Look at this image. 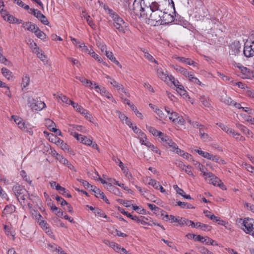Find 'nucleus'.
<instances>
[{
  "label": "nucleus",
  "mask_w": 254,
  "mask_h": 254,
  "mask_svg": "<svg viewBox=\"0 0 254 254\" xmlns=\"http://www.w3.org/2000/svg\"><path fill=\"white\" fill-rule=\"evenodd\" d=\"M131 10L138 17L148 18L151 25H161L160 21L163 11L159 8L157 2L153 1L150 3L147 0H141L139 3L135 0Z\"/></svg>",
  "instance_id": "f257e3e1"
},
{
  "label": "nucleus",
  "mask_w": 254,
  "mask_h": 254,
  "mask_svg": "<svg viewBox=\"0 0 254 254\" xmlns=\"http://www.w3.org/2000/svg\"><path fill=\"white\" fill-rule=\"evenodd\" d=\"M12 190L23 208L26 206V201L31 200L27 190L19 185H16L12 188Z\"/></svg>",
  "instance_id": "f03ea898"
},
{
  "label": "nucleus",
  "mask_w": 254,
  "mask_h": 254,
  "mask_svg": "<svg viewBox=\"0 0 254 254\" xmlns=\"http://www.w3.org/2000/svg\"><path fill=\"white\" fill-rule=\"evenodd\" d=\"M115 18L114 19V26L118 29L120 32L124 33L125 28L126 27V23L124 20L118 15L114 16Z\"/></svg>",
  "instance_id": "7ed1b4c3"
},
{
  "label": "nucleus",
  "mask_w": 254,
  "mask_h": 254,
  "mask_svg": "<svg viewBox=\"0 0 254 254\" xmlns=\"http://www.w3.org/2000/svg\"><path fill=\"white\" fill-rule=\"evenodd\" d=\"M169 118L175 125H184L185 120L182 116H179L178 113L172 111L171 113H170Z\"/></svg>",
  "instance_id": "20e7f679"
},
{
  "label": "nucleus",
  "mask_w": 254,
  "mask_h": 254,
  "mask_svg": "<svg viewBox=\"0 0 254 254\" xmlns=\"http://www.w3.org/2000/svg\"><path fill=\"white\" fill-rule=\"evenodd\" d=\"M176 165L181 170L185 171L189 176L194 177L192 172V167L190 165L186 166L185 164L180 161H176L175 162Z\"/></svg>",
  "instance_id": "39448f33"
},
{
  "label": "nucleus",
  "mask_w": 254,
  "mask_h": 254,
  "mask_svg": "<svg viewBox=\"0 0 254 254\" xmlns=\"http://www.w3.org/2000/svg\"><path fill=\"white\" fill-rule=\"evenodd\" d=\"M29 104H30V107L31 109L36 111H41L46 106L44 102L34 99L29 101Z\"/></svg>",
  "instance_id": "423d86ee"
},
{
  "label": "nucleus",
  "mask_w": 254,
  "mask_h": 254,
  "mask_svg": "<svg viewBox=\"0 0 254 254\" xmlns=\"http://www.w3.org/2000/svg\"><path fill=\"white\" fill-rule=\"evenodd\" d=\"M236 66L240 70L241 73L243 74L242 77L243 78H251L253 75V72L249 68L244 66L240 63H236Z\"/></svg>",
  "instance_id": "0eeeda50"
},
{
  "label": "nucleus",
  "mask_w": 254,
  "mask_h": 254,
  "mask_svg": "<svg viewBox=\"0 0 254 254\" xmlns=\"http://www.w3.org/2000/svg\"><path fill=\"white\" fill-rule=\"evenodd\" d=\"M230 53L233 55H238L240 53L241 45L238 41H235L230 46Z\"/></svg>",
  "instance_id": "6e6552de"
},
{
  "label": "nucleus",
  "mask_w": 254,
  "mask_h": 254,
  "mask_svg": "<svg viewBox=\"0 0 254 254\" xmlns=\"http://www.w3.org/2000/svg\"><path fill=\"white\" fill-rule=\"evenodd\" d=\"M174 17L171 14L167 12H163L162 14L160 23L161 25H165L171 23L174 21Z\"/></svg>",
  "instance_id": "1a4fd4ad"
},
{
  "label": "nucleus",
  "mask_w": 254,
  "mask_h": 254,
  "mask_svg": "<svg viewBox=\"0 0 254 254\" xmlns=\"http://www.w3.org/2000/svg\"><path fill=\"white\" fill-rule=\"evenodd\" d=\"M254 220L253 219H245L243 221V224L245 227V229H244V231L246 233L248 234H251L254 229Z\"/></svg>",
  "instance_id": "9d476101"
},
{
  "label": "nucleus",
  "mask_w": 254,
  "mask_h": 254,
  "mask_svg": "<svg viewBox=\"0 0 254 254\" xmlns=\"http://www.w3.org/2000/svg\"><path fill=\"white\" fill-rule=\"evenodd\" d=\"M243 53L245 56L247 58L252 57L254 56V50L250 43L246 42L245 44Z\"/></svg>",
  "instance_id": "9b49d317"
},
{
  "label": "nucleus",
  "mask_w": 254,
  "mask_h": 254,
  "mask_svg": "<svg viewBox=\"0 0 254 254\" xmlns=\"http://www.w3.org/2000/svg\"><path fill=\"white\" fill-rule=\"evenodd\" d=\"M73 135L77 139V140L84 144L87 145H90L92 144V141L90 139L87 138V137L86 136H84L81 134H78L76 132H74Z\"/></svg>",
  "instance_id": "f8f14e48"
},
{
  "label": "nucleus",
  "mask_w": 254,
  "mask_h": 254,
  "mask_svg": "<svg viewBox=\"0 0 254 254\" xmlns=\"http://www.w3.org/2000/svg\"><path fill=\"white\" fill-rule=\"evenodd\" d=\"M195 241H199L201 243H205L206 244H210L211 245H217V244L214 240L211 239L209 238H205L201 236L200 235H197L196 236Z\"/></svg>",
  "instance_id": "ddd939ff"
},
{
  "label": "nucleus",
  "mask_w": 254,
  "mask_h": 254,
  "mask_svg": "<svg viewBox=\"0 0 254 254\" xmlns=\"http://www.w3.org/2000/svg\"><path fill=\"white\" fill-rule=\"evenodd\" d=\"M209 183L213 185L214 186H219L223 190L226 189V188L223 185V183H221V180L215 176L213 174V177H210Z\"/></svg>",
  "instance_id": "4468645a"
},
{
  "label": "nucleus",
  "mask_w": 254,
  "mask_h": 254,
  "mask_svg": "<svg viewBox=\"0 0 254 254\" xmlns=\"http://www.w3.org/2000/svg\"><path fill=\"white\" fill-rule=\"evenodd\" d=\"M171 66L177 72H180L187 77H188L190 74V73L186 68L178 65H171Z\"/></svg>",
  "instance_id": "2eb2a0df"
},
{
  "label": "nucleus",
  "mask_w": 254,
  "mask_h": 254,
  "mask_svg": "<svg viewBox=\"0 0 254 254\" xmlns=\"http://www.w3.org/2000/svg\"><path fill=\"white\" fill-rule=\"evenodd\" d=\"M81 17L86 19L88 24L93 29L96 28L95 24L92 20L90 16L86 13L85 10H83L81 13Z\"/></svg>",
  "instance_id": "dca6fc26"
},
{
  "label": "nucleus",
  "mask_w": 254,
  "mask_h": 254,
  "mask_svg": "<svg viewBox=\"0 0 254 254\" xmlns=\"http://www.w3.org/2000/svg\"><path fill=\"white\" fill-rule=\"evenodd\" d=\"M113 160L118 164L119 166L121 168L123 173L126 175V176L129 178L130 176L131 177V175L130 173H128L127 169L124 166V164L120 160V159L118 158H113Z\"/></svg>",
  "instance_id": "f3484780"
},
{
  "label": "nucleus",
  "mask_w": 254,
  "mask_h": 254,
  "mask_svg": "<svg viewBox=\"0 0 254 254\" xmlns=\"http://www.w3.org/2000/svg\"><path fill=\"white\" fill-rule=\"evenodd\" d=\"M175 58L180 62L189 65H193V66H195L196 64L195 62H194L193 61L191 60L190 58H186L185 57H176Z\"/></svg>",
  "instance_id": "a211bd4d"
},
{
  "label": "nucleus",
  "mask_w": 254,
  "mask_h": 254,
  "mask_svg": "<svg viewBox=\"0 0 254 254\" xmlns=\"http://www.w3.org/2000/svg\"><path fill=\"white\" fill-rule=\"evenodd\" d=\"M35 16L38 18L43 24L48 25L49 24L48 20L44 14H43L40 11L38 10V11H37Z\"/></svg>",
  "instance_id": "6ab92c4d"
},
{
  "label": "nucleus",
  "mask_w": 254,
  "mask_h": 254,
  "mask_svg": "<svg viewBox=\"0 0 254 254\" xmlns=\"http://www.w3.org/2000/svg\"><path fill=\"white\" fill-rule=\"evenodd\" d=\"M106 78L109 79L108 82L110 83L118 90H120L123 87V85L117 82L115 79H112L110 76L106 75Z\"/></svg>",
  "instance_id": "aec40b11"
},
{
  "label": "nucleus",
  "mask_w": 254,
  "mask_h": 254,
  "mask_svg": "<svg viewBox=\"0 0 254 254\" xmlns=\"http://www.w3.org/2000/svg\"><path fill=\"white\" fill-rule=\"evenodd\" d=\"M57 155L58 156L57 159H59L62 163L66 165L70 170H74V166L71 163H70L67 159L64 158L62 156H61L58 153H57Z\"/></svg>",
  "instance_id": "412c9836"
},
{
  "label": "nucleus",
  "mask_w": 254,
  "mask_h": 254,
  "mask_svg": "<svg viewBox=\"0 0 254 254\" xmlns=\"http://www.w3.org/2000/svg\"><path fill=\"white\" fill-rule=\"evenodd\" d=\"M0 12L5 20L8 21L9 23H13L15 18L14 16L7 13L6 11L5 10H3V9H1Z\"/></svg>",
  "instance_id": "4be33fe9"
},
{
  "label": "nucleus",
  "mask_w": 254,
  "mask_h": 254,
  "mask_svg": "<svg viewBox=\"0 0 254 254\" xmlns=\"http://www.w3.org/2000/svg\"><path fill=\"white\" fill-rule=\"evenodd\" d=\"M15 211V207L13 205H6L2 211L3 216L6 215L7 214H12Z\"/></svg>",
  "instance_id": "5701e85b"
},
{
  "label": "nucleus",
  "mask_w": 254,
  "mask_h": 254,
  "mask_svg": "<svg viewBox=\"0 0 254 254\" xmlns=\"http://www.w3.org/2000/svg\"><path fill=\"white\" fill-rule=\"evenodd\" d=\"M23 27L32 32H34L37 27H38L35 24H33L31 22H26L23 23Z\"/></svg>",
  "instance_id": "b1692460"
},
{
  "label": "nucleus",
  "mask_w": 254,
  "mask_h": 254,
  "mask_svg": "<svg viewBox=\"0 0 254 254\" xmlns=\"http://www.w3.org/2000/svg\"><path fill=\"white\" fill-rule=\"evenodd\" d=\"M71 105L73 108L76 110V111L81 114H87V111L82 108L81 106L78 105V104L74 103V102H71Z\"/></svg>",
  "instance_id": "393cba45"
},
{
  "label": "nucleus",
  "mask_w": 254,
  "mask_h": 254,
  "mask_svg": "<svg viewBox=\"0 0 254 254\" xmlns=\"http://www.w3.org/2000/svg\"><path fill=\"white\" fill-rule=\"evenodd\" d=\"M174 86L177 87V91L180 95L185 96L188 95L187 91L184 89L183 85L181 84L180 82L178 85Z\"/></svg>",
  "instance_id": "a878e982"
},
{
  "label": "nucleus",
  "mask_w": 254,
  "mask_h": 254,
  "mask_svg": "<svg viewBox=\"0 0 254 254\" xmlns=\"http://www.w3.org/2000/svg\"><path fill=\"white\" fill-rule=\"evenodd\" d=\"M174 188L178 194L182 195L185 198L188 199H191V197L190 195L186 194L184 191L182 189L179 188L178 187V186L175 185L174 186Z\"/></svg>",
  "instance_id": "bb28decb"
},
{
  "label": "nucleus",
  "mask_w": 254,
  "mask_h": 254,
  "mask_svg": "<svg viewBox=\"0 0 254 254\" xmlns=\"http://www.w3.org/2000/svg\"><path fill=\"white\" fill-rule=\"evenodd\" d=\"M224 130L232 136L238 139L240 134L232 128H224Z\"/></svg>",
  "instance_id": "cd10ccee"
},
{
  "label": "nucleus",
  "mask_w": 254,
  "mask_h": 254,
  "mask_svg": "<svg viewBox=\"0 0 254 254\" xmlns=\"http://www.w3.org/2000/svg\"><path fill=\"white\" fill-rule=\"evenodd\" d=\"M106 55L108 58H109L112 62L114 63L115 64L119 66L120 67H122L121 65L120 64L119 62L116 60V58L114 56L112 52L106 51Z\"/></svg>",
  "instance_id": "c85d7f7f"
},
{
  "label": "nucleus",
  "mask_w": 254,
  "mask_h": 254,
  "mask_svg": "<svg viewBox=\"0 0 254 254\" xmlns=\"http://www.w3.org/2000/svg\"><path fill=\"white\" fill-rule=\"evenodd\" d=\"M221 101L225 104L232 106L234 101L230 97H228L226 95H223L221 97Z\"/></svg>",
  "instance_id": "c756f323"
},
{
  "label": "nucleus",
  "mask_w": 254,
  "mask_h": 254,
  "mask_svg": "<svg viewBox=\"0 0 254 254\" xmlns=\"http://www.w3.org/2000/svg\"><path fill=\"white\" fill-rule=\"evenodd\" d=\"M119 118L123 123H125L127 126H129V127H131L130 126L132 125L131 121L125 115L120 113Z\"/></svg>",
  "instance_id": "7c9ffc66"
},
{
  "label": "nucleus",
  "mask_w": 254,
  "mask_h": 254,
  "mask_svg": "<svg viewBox=\"0 0 254 254\" xmlns=\"http://www.w3.org/2000/svg\"><path fill=\"white\" fill-rule=\"evenodd\" d=\"M57 190H58L61 194L64 195L65 197L69 198L71 197L70 194L67 193L65 189L61 187L60 185H58L57 186Z\"/></svg>",
  "instance_id": "2f4dec72"
},
{
  "label": "nucleus",
  "mask_w": 254,
  "mask_h": 254,
  "mask_svg": "<svg viewBox=\"0 0 254 254\" xmlns=\"http://www.w3.org/2000/svg\"><path fill=\"white\" fill-rule=\"evenodd\" d=\"M1 73L8 80L12 78V72L6 68L3 67L1 68Z\"/></svg>",
  "instance_id": "473e14b6"
},
{
  "label": "nucleus",
  "mask_w": 254,
  "mask_h": 254,
  "mask_svg": "<svg viewBox=\"0 0 254 254\" xmlns=\"http://www.w3.org/2000/svg\"><path fill=\"white\" fill-rule=\"evenodd\" d=\"M34 33L38 38H40L41 40H44L46 38V34L43 31L40 30L39 27H37Z\"/></svg>",
  "instance_id": "72a5a7b5"
},
{
  "label": "nucleus",
  "mask_w": 254,
  "mask_h": 254,
  "mask_svg": "<svg viewBox=\"0 0 254 254\" xmlns=\"http://www.w3.org/2000/svg\"><path fill=\"white\" fill-rule=\"evenodd\" d=\"M149 128L150 132H151L154 136H158L160 139H161V137L164 136V134L163 133L157 130L155 128Z\"/></svg>",
  "instance_id": "f704fd0d"
},
{
  "label": "nucleus",
  "mask_w": 254,
  "mask_h": 254,
  "mask_svg": "<svg viewBox=\"0 0 254 254\" xmlns=\"http://www.w3.org/2000/svg\"><path fill=\"white\" fill-rule=\"evenodd\" d=\"M57 99L58 100H61L63 102L65 103L66 104L71 105V102H73V101H71V100L69 99L66 96L63 95L62 94H61L60 96H58L57 97Z\"/></svg>",
  "instance_id": "c9c22d12"
},
{
  "label": "nucleus",
  "mask_w": 254,
  "mask_h": 254,
  "mask_svg": "<svg viewBox=\"0 0 254 254\" xmlns=\"http://www.w3.org/2000/svg\"><path fill=\"white\" fill-rule=\"evenodd\" d=\"M161 140L163 141L164 143H165L166 144H167L169 147H171L175 143L171 139L169 138V137L164 134V136L163 137H161Z\"/></svg>",
  "instance_id": "e433bc0d"
},
{
  "label": "nucleus",
  "mask_w": 254,
  "mask_h": 254,
  "mask_svg": "<svg viewBox=\"0 0 254 254\" xmlns=\"http://www.w3.org/2000/svg\"><path fill=\"white\" fill-rule=\"evenodd\" d=\"M163 219L164 221H167L168 220H170L171 223L173 222H178V217L176 218L173 215H169L168 214H166L164 216V217L163 218Z\"/></svg>",
  "instance_id": "4c0bfd02"
},
{
  "label": "nucleus",
  "mask_w": 254,
  "mask_h": 254,
  "mask_svg": "<svg viewBox=\"0 0 254 254\" xmlns=\"http://www.w3.org/2000/svg\"><path fill=\"white\" fill-rule=\"evenodd\" d=\"M189 80L192 82H193L194 83L196 84H198L199 85H200L201 86L202 85H203V84H202V83L198 80V79L195 77H194L193 76V75L191 73L190 74V75L188 76V77Z\"/></svg>",
  "instance_id": "58836bf2"
},
{
  "label": "nucleus",
  "mask_w": 254,
  "mask_h": 254,
  "mask_svg": "<svg viewBox=\"0 0 254 254\" xmlns=\"http://www.w3.org/2000/svg\"><path fill=\"white\" fill-rule=\"evenodd\" d=\"M51 210L54 212L58 217H62L63 215V212L61 209H59L54 204L51 206Z\"/></svg>",
  "instance_id": "ea45409f"
},
{
  "label": "nucleus",
  "mask_w": 254,
  "mask_h": 254,
  "mask_svg": "<svg viewBox=\"0 0 254 254\" xmlns=\"http://www.w3.org/2000/svg\"><path fill=\"white\" fill-rule=\"evenodd\" d=\"M93 191L95 193V195L97 197H101L102 199H104L105 195L103 192H102L99 189L96 187H94Z\"/></svg>",
  "instance_id": "a19ab883"
},
{
  "label": "nucleus",
  "mask_w": 254,
  "mask_h": 254,
  "mask_svg": "<svg viewBox=\"0 0 254 254\" xmlns=\"http://www.w3.org/2000/svg\"><path fill=\"white\" fill-rule=\"evenodd\" d=\"M158 76L162 80L165 81L167 80L168 75L165 74L161 69H158L157 71Z\"/></svg>",
  "instance_id": "79ce46f5"
},
{
  "label": "nucleus",
  "mask_w": 254,
  "mask_h": 254,
  "mask_svg": "<svg viewBox=\"0 0 254 254\" xmlns=\"http://www.w3.org/2000/svg\"><path fill=\"white\" fill-rule=\"evenodd\" d=\"M89 54L91 55V56L92 57H93L94 59L96 60L99 63H101L103 62V60L102 59V58L100 57L97 54H96L94 51H93V50L90 51L89 52Z\"/></svg>",
  "instance_id": "37998d69"
},
{
  "label": "nucleus",
  "mask_w": 254,
  "mask_h": 254,
  "mask_svg": "<svg viewBox=\"0 0 254 254\" xmlns=\"http://www.w3.org/2000/svg\"><path fill=\"white\" fill-rule=\"evenodd\" d=\"M78 181L81 183L82 185L86 189H90L91 190L93 191V189H94V187H95V186H92L90 185L88 182L86 181L81 180V179H78Z\"/></svg>",
  "instance_id": "c03bdc74"
},
{
  "label": "nucleus",
  "mask_w": 254,
  "mask_h": 254,
  "mask_svg": "<svg viewBox=\"0 0 254 254\" xmlns=\"http://www.w3.org/2000/svg\"><path fill=\"white\" fill-rule=\"evenodd\" d=\"M196 225H198L197 228H200L203 231H210L211 228V226L206 224H202L200 222L196 223Z\"/></svg>",
  "instance_id": "a18cd8bd"
},
{
  "label": "nucleus",
  "mask_w": 254,
  "mask_h": 254,
  "mask_svg": "<svg viewBox=\"0 0 254 254\" xmlns=\"http://www.w3.org/2000/svg\"><path fill=\"white\" fill-rule=\"evenodd\" d=\"M29 82L30 77L29 75L26 74L22 78L21 85L25 88L29 85Z\"/></svg>",
  "instance_id": "49530a36"
},
{
  "label": "nucleus",
  "mask_w": 254,
  "mask_h": 254,
  "mask_svg": "<svg viewBox=\"0 0 254 254\" xmlns=\"http://www.w3.org/2000/svg\"><path fill=\"white\" fill-rule=\"evenodd\" d=\"M12 118L14 120V122L18 125H21L22 126H24V123L23 122V120L19 117L17 116L13 115L12 116Z\"/></svg>",
  "instance_id": "de8ad7c7"
},
{
  "label": "nucleus",
  "mask_w": 254,
  "mask_h": 254,
  "mask_svg": "<svg viewBox=\"0 0 254 254\" xmlns=\"http://www.w3.org/2000/svg\"><path fill=\"white\" fill-rule=\"evenodd\" d=\"M45 136L51 142H54L56 139V137L52 133H49L46 131H44Z\"/></svg>",
  "instance_id": "09e8293b"
},
{
  "label": "nucleus",
  "mask_w": 254,
  "mask_h": 254,
  "mask_svg": "<svg viewBox=\"0 0 254 254\" xmlns=\"http://www.w3.org/2000/svg\"><path fill=\"white\" fill-rule=\"evenodd\" d=\"M44 124L45 127H56V124L49 119H46L45 120Z\"/></svg>",
  "instance_id": "8fccbe9b"
},
{
  "label": "nucleus",
  "mask_w": 254,
  "mask_h": 254,
  "mask_svg": "<svg viewBox=\"0 0 254 254\" xmlns=\"http://www.w3.org/2000/svg\"><path fill=\"white\" fill-rule=\"evenodd\" d=\"M190 221V220L187 219L185 218H182V217L180 218V217H178V223H179V224L180 225H189Z\"/></svg>",
  "instance_id": "3c124183"
},
{
  "label": "nucleus",
  "mask_w": 254,
  "mask_h": 254,
  "mask_svg": "<svg viewBox=\"0 0 254 254\" xmlns=\"http://www.w3.org/2000/svg\"><path fill=\"white\" fill-rule=\"evenodd\" d=\"M110 247L112 248L117 252L122 253V252H120V251L121 250V248H120V245H119L118 244L112 242V243L110 244Z\"/></svg>",
  "instance_id": "603ef678"
},
{
  "label": "nucleus",
  "mask_w": 254,
  "mask_h": 254,
  "mask_svg": "<svg viewBox=\"0 0 254 254\" xmlns=\"http://www.w3.org/2000/svg\"><path fill=\"white\" fill-rule=\"evenodd\" d=\"M94 212L96 215H97L99 216L100 217H103L105 218H108L107 216L100 209L97 208V209H95Z\"/></svg>",
  "instance_id": "864d4df0"
},
{
  "label": "nucleus",
  "mask_w": 254,
  "mask_h": 254,
  "mask_svg": "<svg viewBox=\"0 0 254 254\" xmlns=\"http://www.w3.org/2000/svg\"><path fill=\"white\" fill-rule=\"evenodd\" d=\"M148 184L156 189H158L159 186V183L153 179H149Z\"/></svg>",
  "instance_id": "5fc2aeb1"
},
{
  "label": "nucleus",
  "mask_w": 254,
  "mask_h": 254,
  "mask_svg": "<svg viewBox=\"0 0 254 254\" xmlns=\"http://www.w3.org/2000/svg\"><path fill=\"white\" fill-rule=\"evenodd\" d=\"M55 199L62 206H64L65 205H67V202L64 199L59 196H56Z\"/></svg>",
  "instance_id": "6e6d98bb"
},
{
  "label": "nucleus",
  "mask_w": 254,
  "mask_h": 254,
  "mask_svg": "<svg viewBox=\"0 0 254 254\" xmlns=\"http://www.w3.org/2000/svg\"><path fill=\"white\" fill-rule=\"evenodd\" d=\"M144 57L150 62H154L158 64V62L156 61L153 57L147 52H144Z\"/></svg>",
  "instance_id": "4d7b16f0"
},
{
  "label": "nucleus",
  "mask_w": 254,
  "mask_h": 254,
  "mask_svg": "<svg viewBox=\"0 0 254 254\" xmlns=\"http://www.w3.org/2000/svg\"><path fill=\"white\" fill-rule=\"evenodd\" d=\"M246 95L248 97L254 98V90L247 87Z\"/></svg>",
  "instance_id": "13d9d810"
},
{
  "label": "nucleus",
  "mask_w": 254,
  "mask_h": 254,
  "mask_svg": "<svg viewBox=\"0 0 254 254\" xmlns=\"http://www.w3.org/2000/svg\"><path fill=\"white\" fill-rule=\"evenodd\" d=\"M147 205L149 207V208L152 211H154V213H157L159 212L160 209L157 207L156 205L150 204V203H147Z\"/></svg>",
  "instance_id": "bf43d9fd"
},
{
  "label": "nucleus",
  "mask_w": 254,
  "mask_h": 254,
  "mask_svg": "<svg viewBox=\"0 0 254 254\" xmlns=\"http://www.w3.org/2000/svg\"><path fill=\"white\" fill-rule=\"evenodd\" d=\"M199 135L200 136V137L202 139H204V141H206L207 140L209 139L208 135L207 133L204 132L202 129H200L199 130Z\"/></svg>",
  "instance_id": "052dcab7"
},
{
  "label": "nucleus",
  "mask_w": 254,
  "mask_h": 254,
  "mask_svg": "<svg viewBox=\"0 0 254 254\" xmlns=\"http://www.w3.org/2000/svg\"><path fill=\"white\" fill-rule=\"evenodd\" d=\"M134 132H135L138 135V137L143 136L144 137V133L142 132L140 128H132Z\"/></svg>",
  "instance_id": "680f3d73"
},
{
  "label": "nucleus",
  "mask_w": 254,
  "mask_h": 254,
  "mask_svg": "<svg viewBox=\"0 0 254 254\" xmlns=\"http://www.w3.org/2000/svg\"><path fill=\"white\" fill-rule=\"evenodd\" d=\"M131 219L143 225L147 224V223L144 221L142 219H139L136 216H133L131 218Z\"/></svg>",
  "instance_id": "e2e57ef3"
},
{
  "label": "nucleus",
  "mask_w": 254,
  "mask_h": 254,
  "mask_svg": "<svg viewBox=\"0 0 254 254\" xmlns=\"http://www.w3.org/2000/svg\"><path fill=\"white\" fill-rule=\"evenodd\" d=\"M4 229L5 230V233L7 236H11L12 237H14V234H13L11 229L9 228L7 226L5 225L4 226Z\"/></svg>",
  "instance_id": "0e129e2a"
},
{
  "label": "nucleus",
  "mask_w": 254,
  "mask_h": 254,
  "mask_svg": "<svg viewBox=\"0 0 254 254\" xmlns=\"http://www.w3.org/2000/svg\"><path fill=\"white\" fill-rule=\"evenodd\" d=\"M118 210L120 211V212L121 213H122V214H123L124 215H126L127 217L130 218V219H131V218L133 216V215H132L130 213L127 212V211H125L123 208L119 207Z\"/></svg>",
  "instance_id": "69168bd1"
},
{
  "label": "nucleus",
  "mask_w": 254,
  "mask_h": 254,
  "mask_svg": "<svg viewBox=\"0 0 254 254\" xmlns=\"http://www.w3.org/2000/svg\"><path fill=\"white\" fill-rule=\"evenodd\" d=\"M200 101L202 103V104L206 107H209L210 105V103L208 100H207L206 99H205L204 97H202L200 98Z\"/></svg>",
  "instance_id": "338daca9"
},
{
  "label": "nucleus",
  "mask_w": 254,
  "mask_h": 254,
  "mask_svg": "<svg viewBox=\"0 0 254 254\" xmlns=\"http://www.w3.org/2000/svg\"><path fill=\"white\" fill-rule=\"evenodd\" d=\"M246 121L249 123L250 124L248 125V126H249L250 125H254V118H252V117L248 116L246 117Z\"/></svg>",
  "instance_id": "774afa93"
}]
</instances>
